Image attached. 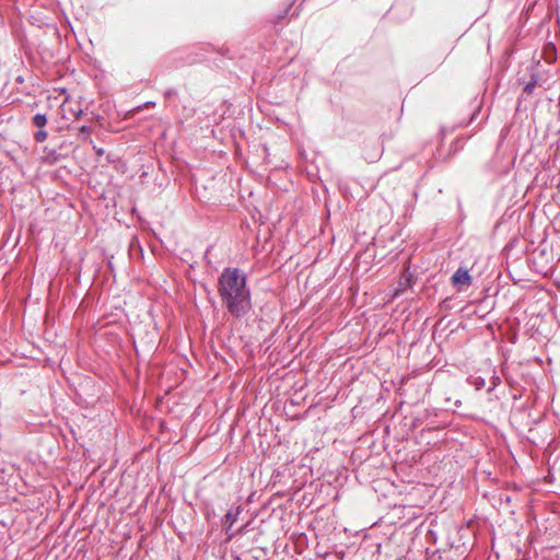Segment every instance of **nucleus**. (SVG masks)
Wrapping results in <instances>:
<instances>
[{"mask_svg": "<svg viewBox=\"0 0 560 560\" xmlns=\"http://www.w3.org/2000/svg\"><path fill=\"white\" fill-rule=\"evenodd\" d=\"M427 538H428V539H432V540H434V541H435V539H436V537H435V533H434L433 530H431V529H430V530H428V533H427Z\"/></svg>", "mask_w": 560, "mask_h": 560, "instance_id": "9", "label": "nucleus"}, {"mask_svg": "<svg viewBox=\"0 0 560 560\" xmlns=\"http://www.w3.org/2000/svg\"><path fill=\"white\" fill-rule=\"evenodd\" d=\"M240 513H241V506H232L224 515L223 527H224L225 533L230 539L235 535V533H232L231 530H232V526L237 521Z\"/></svg>", "mask_w": 560, "mask_h": 560, "instance_id": "3", "label": "nucleus"}, {"mask_svg": "<svg viewBox=\"0 0 560 560\" xmlns=\"http://www.w3.org/2000/svg\"><path fill=\"white\" fill-rule=\"evenodd\" d=\"M471 282L472 278L468 269L463 267H459L451 277V283L458 292L469 287Z\"/></svg>", "mask_w": 560, "mask_h": 560, "instance_id": "2", "label": "nucleus"}, {"mask_svg": "<svg viewBox=\"0 0 560 560\" xmlns=\"http://www.w3.org/2000/svg\"><path fill=\"white\" fill-rule=\"evenodd\" d=\"M128 254L132 260H141L143 258V248L137 235L130 238Z\"/></svg>", "mask_w": 560, "mask_h": 560, "instance_id": "4", "label": "nucleus"}, {"mask_svg": "<svg viewBox=\"0 0 560 560\" xmlns=\"http://www.w3.org/2000/svg\"><path fill=\"white\" fill-rule=\"evenodd\" d=\"M476 385H477V387H478V388H479L480 386H483V385H485V380H483V378H481V377H478V378H477V382H476Z\"/></svg>", "mask_w": 560, "mask_h": 560, "instance_id": "11", "label": "nucleus"}, {"mask_svg": "<svg viewBox=\"0 0 560 560\" xmlns=\"http://www.w3.org/2000/svg\"><path fill=\"white\" fill-rule=\"evenodd\" d=\"M411 281H412V277H411V275H407V276H405V278H404V282L401 281L399 284H400V287L410 285V284H411Z\"/></svg>", "mask_w": 560, "mask_h": 560, "instance_id": "8", "label": "nucleus"}, {"mask_svg": "<svg viewBox=\"0 0 560 560\" xmlns=\"http://www.w3.org/2000/svg\"><path fill=\"white\" fill-rule=\"evenodd\" d=\"M51 153H52V154H55V152H51ZM52 161H54V162L58 161V156H57V155H54V156H52Z\"/></svg>", "mask_w": 560, "mask_h": 560, "instance_id": "15", "label": "nucleus"}, {"mask_svg": "<svg viewBox=\"0 0 560 560\" xmlns=\"http://www.w3.org/2000/svg\"><path fill=\"white\" fill-rule=\"evenodd\" d=\"M80 133L81 135H85V133L89 135L90 133V128L88 126H82L80 128Z\"/></svg>", "mask_w": 560, "mask_h": 560, "instance_id": "10", "label": "nucleus"}, {"mask_svg": "<svg viewBox=\"0 0 560 560\" xmlns=\"http://www.w3.org/2000/svg\"><path fill=\"white\" fill-rule=\"evenodd\" d=\"M291 5H292V3H290V4H289V7L287 8V10H284L283 15H281L280 18H283V16L288 13V11H289V9L291 8Z\"/></svg>", "mask_w": 560, "mask_h": 560, "instance_id": "14", "label": "nucleus"}, {"mask_svg": "<svg viewBox=\"0 0 560 560\" xmlns=\"http://www.w3.org/2000/svg\"><path fill=\"white\" fill-rule=\"evenodd\" d=\"M499 383H500V377L499 376H494L493 381H492L493 386H497Z\"/></svg>", "mask_w": 560, "mask_h": 560, "instance_id": "12", "label": "nucleus"}, {"mask_svg": "<svg viewBox=\"0 0 560 560\" xmlns=\"http://www.w3.org/2000/svg\"><path fill=\"white\" fill-rule=\"evenodd\" d=\"M32 124L36 128H38V129L44 128L46 126V124H47L46 115L45 114H36V115H34L33 118H32Z\"/></svg>", "mask_w": 560, "mask_h": 560, "instance_id": "6", "label": "nucleus"}, {"mask_svg": "<svg viewBox=\"0 0 560 560\" xmlns=\"http://www.w3.org/2000/svg\"><path fill=\"white\" fill-rule=\"evenodd\" d=\"M47 132L40 128L34 133V139L36 142H44L47 139Z\"/></svg>", "mask_w": 560, "mask_h": 560, "instance_id": "7", "label": "nucleus"}, {"mask_svg": "<svg viewBox=\"0 0 560 560\" xmlns=\"http://www.w3.org/2000/svg\"><path fill=\"white\" fill-rule=\"evenodd\" d=\"M539 84V75L538 73H533L530 75L529 81L524 85L523 92L527 95L534 93L536 86Z\"/></svg>", "mask_w": 560, "mask_h": 560, "instance_id": "5", "label": "nucleus"}, {"mask_svg": "<svg viewBox=\"0 0 560 560\" xmlns=\"http://www.w3.org/2000/svg\"><path fill=\"white\" fill-rule=\"evenodd\" d=\"M222 306L234 318H243L252 308V295L245 273L238 268H225L218 280Z\"/></svg>", "mask_w": 560, "mask_h": 560, "instance_id": "1", "label": "nucleus"}, {"mask_svg": "<svg viewBox=\"0 0 560 560\" xmlns=\"http://www.w3.org/2000/svg\"><path fill=\"white\" fill-rule=\"evenodd\" d=\"M95 151H96V154H97L98 156H102V155L104 154V152H105V151H104V149H102V148H100V149H95Z\"/></svg>", "mask_w": 560, "mask_h": 560, "instance_id": "13", "label": "nucleus"}]
</instances>
